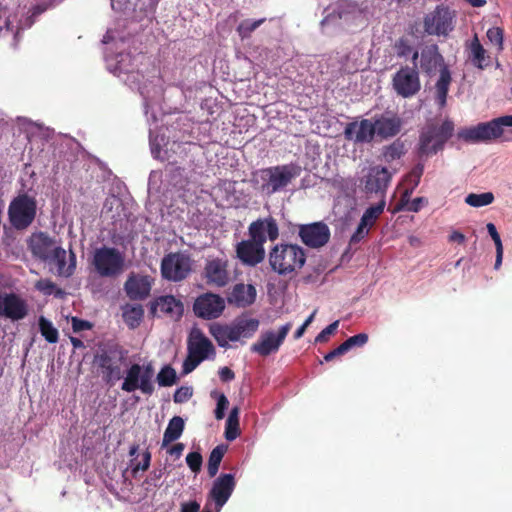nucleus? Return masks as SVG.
<instances>
[{
	"label": "nucleus",
	"mask_w": 512,
	"mask_h": 512,
	"mask_svg": "<svg viewBox=\"0 0 512 512\" xmlns=\"http://www.w3.org/2000/svg\"><path fill=\"white\" fill-rule=\"evenodd\" d=\"M307 255L298 244L278 243L268 253V262L271 270L284 277H294L304 267Z\"/></svg>",
	"instance_id": "f257e3e1"
},
{
	"label": "nucleus",
	"mask_w": 512,
	"mask_h": 512,
	"mask_svg": "<svg viewBox=\"0 0 512 512\" xmlns=\"http://www.w3.org/2000/svg\"><path fill=\"white\" fill-rule=\"evenodd\" d=\"M301 174V167L296 163L276 165L258 170L255 174V182L259 185V191L271 196L283 191Z\"/></svg>",
	"instance_id": "f03ea898"
},
{
	"label": "nucleus",
	"mask_w": 512,
	"mask_h": 512,
	"mask_svg": "<svg viewBox=\"0 0 512 512\" xmlns=\"http://www.w3.org/2000/svg\"><path fill=\"white\" fill-rule=\"evenodd\" d=\"M260 322L256 318L242 315L234 319L231 324H214L210 326V333L222 348H229V342H236L242 338H251L258 330Z\"/></svg>",
	"instance_id": "7ed1b4c3"
},
{
	"label": "nucleus",
	"mask_w": 512,
	"mask_h": 512,
	"mask_svg": "<svg viewBox=\"0 0 512 512\" xmlns=\"http://www.w3.org/2000/svg\"><path fill=\"white\" fill-rule=\"evenodd\" d=\"M453 133L454 123L451 120L447 119L441 125L428 123L419 135L418 155L429 157L442 151Z\"/></svg>",
	"instance_id": "20e7f679"
},
{
	"label": "nucleus",
	"mask_w": 512,
	"mask_h": 512,
	"mask_svg": "<svg viewBox=\"0 0 512 512\" xmlns=\"http://www.w3.org/2000/svg\"><path fill=\"white\" fill-rule=\"evenodd\" d=\"M504 128H512V115H504L476 126L461 129L457 136L468 143L489 142L500 138Z\"/></svg>",
	"instance_id": "39448f33"
},
{
	"label": "nucleus",
	"mask_w": 512,
	"mask_h": 512,
	"mask_svg": "<svg viewBox=\"0 0 512 512\" xmlns=\"http://www.w3.org/2000/svg\"><path fill=\"white\" fill-rule=\"evenodd\" d=\"M37 215V200L26 192L19 193L8 206V219L17 231L26 230L35 221Z\"/></svg>",
	"instance_id": "423d86ee"
},
{
	"label": "nucleus",
	"mask_w": 512,
	"mask_h": 512,
	"mask_svg": "<svg viewBox=\"0 0 512 512\" xmlns=\"http://www.w3.org/2000/svg\"><path fill=\"white\" fill-rule=\"evenodd\" d=\"M125 356L126 351L118 345L103 349L95 356V364L101 370L102 378L107 385L113 386L123 377L121 363Z\"/></svg>",
	"instance_id": "0eeeda50"
},
{
	"label": "nucleus",
	"mask_w": 512,
	"mask_h": 512,
	"mask_svg": "<svg viewBox=\"0 0 512 512\" xmlns=\"http://www.w3.org/2000/svg\"><path fill=\"white\" fill-rule=\"evenodd\" d=\"M455 21V10L444 4L437 5L423 18L424 33L430 36H447L454 29Z\"/></svg>",
	"instance_id": "6e6552de"
},
{
	"label": "nucleus",
	"mask_w": 512,
	"mask_h": 512,
	"mask_svg": "<svg viewBox=\"0 0 512 512\" xmlns=\"http://www.w3.org/2000/svg\"><path fill=\"white\" fill-rule=\"evenodd\" d=\"M92 264L101 277L114 278L125 268V256L114 247L103 246L94 252Z\"/></svg>",
	"instance_id": "1a4fd4ad"
},
{
	"label": "nucleus",
	"mask_w": 512,
	"mask_h": 512,
	"mask_svg": "<svg viewBox=\"0 0 512 512\" xmlns=\"http://www.w3.org/2000/svg\"><path fill=\"white\" fill-rule=\"evenodd\" d=\"M202 279L205 284L212 288H224L233 281V275L228 258L209 257L205 261L202 271Z\"/></svg>",
	"instance_id": "9d476101"
},
{
	"label": "nucleus",
	"mask_w": 512,
	"mask_h": 512,
	"mask_svg": "<svg viewBox=\"0 0 512 512\" xmlns=\"http://www.w3.org/2000/svg\"><path fill=\"white\" fill-rule=\"evenodd\" d=\"M160 271L162 277L168 281H182L192 271V259L183 252H170L162 258Z\"/></svg>",
	"instance_id": "9b49d317"
},
{
	"label": "nucleus",
	"mask_w": 512,
	"mask_h": 512,
	"mask_svg": "<svg viewBox=\"0 0 512 512\" xmlns=\"http://www.w3.org/2000/svg\"><path fill=\"white\" fill-rule=\"evenodd\" d=\"M392 84L396 93L404 98L417 94L421 88L417 66L401 67L393 76Z\"/></svg>",
	"instance_id": "f8f14e48"
},
{
	"label": "nucleus",
	"mask_w": 512,
	"mask_h": 512,
	"mask_svg": "<svg viewBox=\"0 0 512 512\" xmlns=\"http://www.w3.org/2000/svg\"><path fill=\"white\" fill-rule=\"evenodd\" d=\"M291 328L292 324L289 322L281 326L278 332L272 330L263 332L259 340L252 344L251 351L264 357L277 352Z\"/></svg>",
	"instance_id": "ddd939ff"
},
{
	"label": "nucleus",
	"mask_w": 512,
	"mask_h": 512,
	"mask_svg": "<svg viewBox=\"0 0 512 512\" xmlns=\"http://www.w3.org/2000/svg\"><path fill=\"white\" fill-rule=\"evenodd\" d=\"M26 244L32 256L43 262L49 261L54 250L60 246L56 239L45 231L33 232L27 238Z\"/></svg>",
	"instance_id": "4468645a"
},
{
	"label": "nucleus",
	"mask_w": 512,
	"mask_h": 512,
	"mask_svg": "<svg viewBox=\"0 0 512 512\" xmlns=\"http://www.w3.org/2000/svg\"><path fill=\"white\" fill-rule=\"evenodd\" d=\"M375 137L387 140L397 136L404 125L403 119L393 111H385L372 119Z\"/></svg>",
	"instance_id": "2eb2a0df"
},
{
	"label": "nucleus",
	"mask_w": 512,
	"mask_h": 512,
	"mask_svg": "<svg viewBox=\"0 0 512 512\" xmlns=\"http://www.w3.org/2000/svg\"><path fill=\"white\" fill-rule=\"evenodd\" d=\"M154 282L150 275L131 272L124 283V291L130 300L143 301L150 296Z\"/></svg>",
	"instance_id": "dca6fc26"
},
{
	"label": "nucleus",
	"mask_w": 512,
	"mask_h": 512,
	"mask_svg": "<svg viewBox=\"0 0 512 512\" xmlns=\"http://www.w3.org/2000/svg\"><path fill=\"white\" fill-rule=\"evenodd\" d=\"M249 239L252 242L264 246L267 239L275 241L279 237V227L277 221L272 217L259 218L248 227Z\"/></svg>",
	"instance_id": "f3484780"
},
{
	"label": "nucleus",
	"mask_w": 512,
	"mask_h": 512,
	"mask_svg": "<svg viewBox=\"0 0 512 512\" xmlns=\"http://www.w3.org/2000/svg\"><path fill=\"white\" fill-rule=\"evenodd\" d=\"M392 173L388 168L375 165L368 169L367 174L362 178L364 191L384 195L391 183Z\"/></svg>",
	"instance_id": "a211bd4d"
},
{
	"label": "nucleus",
	"mask_w": 512,
	"mask_h": 512,
	"mask_svg": "<svg viewBox=\"0 0 512 512\" xmlns=\"http://www.w3.org/2000/svg\"><path fill=\"white\" fill-rule=\"evenodd\" d=\"M301 241L310 248H320L326 245L330 239V229L323 222H315L299 226Z\"/></svg>",
	"instance_id": "6ab92c4d"
},
{
	"label": "nucleus",
	"mask_w": 512,
	"mask_h": 512,
	"mask_svg": "<svg viewBox=\"0 0 512 512\" xmlns=\"http://www.w3.org/2000/svg\"><path fill=\"white\" fill-rule=\"evenodd\" d=\"M344 138L354 144H369L375 139L372 119L354 120L346 124Z\"/></svg>",
	"instance_id": "aec40b11"
},
{
	"label": "nucleus",
	"mask_w": 512,
	"mask_h": 512,
	"mask_svg": "<svg viewBox=\"0 0 512 512\" xmlns=\"http://www.w3.org/2000/svg\"><path fill=\"white\" fill-rule=\"evenodd\" d=\"M193 309L198 317L211 320L222 314L225 309V302L217 294L206 293L195 300Z\"/></svg>",
	"instance_id": "412c9836"
},
{
	"label": "nucleus",
	"mask_w": 512,
	"mask_h": 512,
	"mask_svg": "<svg viewBox=\"0 0 512 512\" xmlns=\"http://www.w3.org/2000/svg\"><path fill=\"white\" fill-rule=\"evenodd\" d=\"M28 314V306L24 299L16 293L0 292V316L19 321Z\"/></svg>",
	"instance_id": "4be33fe9"
},
{
	"label": "nucleus",
	"mask_w": 512,
	"mask_h": 512,
	"mask_svg": "<svg viewBox=\"0 0 512 512\" xmlns=\"http://www.w3.org/2000/svg\"><path fill=\"white\" fill-rule=\"evenodd\" d=\"M265 255L264 246L248 239L236 245V256L246 266H257L265 259Z\"/></svg>",
	"instance_id": "5701e85b"
},
{
	"label": "nucleus",
	"mask_w": 512,
	"mask_h": 512,
	"mask_svg": "<svg viewBox=\"0 0 512 512\" xmlns=\"http://www.w3.org/2000/svg\"><path fill=\"white\" fill-rule=\"evenodd\" d=\"M150 311L153 315L160 312L162 315L178 320L183 315L184 306L181 300L173 295H163L151 302Z\"/></svg>",
	"instance_id": "b1692460"
},
{
	"label": "nucleus",
	"mask_w": 512,
	"mask_h": 512,
	"mask_svg": "<svg viewBox=\"0 0 512 512\" xmlns=\"http://www.w3.org/2000/svg\"><path fill=\"white\" fill-rule=\"evenodd\" d=\"M236 482L232 474H221L213 483L210 497L218 508L224 506L232 495Z\"/></svg>",
	"instance_id": "393cba45"
},
{
	"label": "nucleus",
	"mask_w": 512,
	"mask_h": 512,
	"mask_svg": "<svg viewBox=\"0 0 512 512\" xmlns=\"http://www.w3.org/2000/svg\"><path fill=\"white\" fill-rule=\"evenodd\" d=\"M187 350L190 354L205 360L210 354L215 353L212 342L204 335L199 328H193L187 341Z\"/></svg>",
	"instance_id": "a878e982"
},
{
	"label": "nucleus",
	"mask_w": 512,
	"mask_h": 512,
	"mask_svg": "<svg viewBox=\"0 0 512 512\" xmlns=\"http://www.w3.org/2000/svg\"><path fill=\"white\" fill-rule=\"evenodd\" d=\"M443 66H446L444 63V58L440 54L436 44L426 46L422 49L420 67L425 73L428 75L435 74L437 70L440 71Z\"/></svg>",
	"instance_id": "bb28decb"
},
{
	"label": "nucleus",
	"mask_w": 512,
	"mask_h": 512,
	"mask_svg": "<svg viewBox=\"0 0 512 512\" xmlns=\"http://www.w3.org/2000/svg\"><path fill=\"white\" fill-rule=\"evenodd\" d=\"M256 295V288L252 284L238 283L233 287L228 301L237 307L245 308L255 302Z\"/></svg>",
	"instance_id": "cd10ccee"
},
{
	"label": "nucleus",
	"mask_w": 512,
	"mask_h": 512,
	"mask_svg": "<svg viewBox=\"0 0 512 512\" xmlns=\"http://www.w3.org/2000/svg\"><path fill=\"white\" fill-rule=\"evenodd\" d=\"M67 253L64 248L59 246L56 250H54V253L51 255V258L49 261H45L49 265L56 266V272L57 275L63 276V277H70L75 270L76 265V258L75 254L71 251L70 253V263L67 264L66 261Z\"/></svg>",
	"instance_id": "c85d7f7f"
},
{
	"label": "nucleus",
	"mask_w": 512,
	"mask_h": 512,
	"mask_svg": "<svg viewBox=\"0 0 512 512\" xmlns=\"http://www.w3.org/2000/svg\"><path fill=\"white\" fill-rule=\"evenodd\" d=\"M424 172V164L418 163L406 176V181L411 185L410 189H406L401 197L400 202L396 205L394 212L403 210L404 206L408 204V199L413 190L419 185L421 177Z\"/></svg>",
	"instance_id": "c756f323"
},
{
	"label": "nucleus",
	"mask_w": 512,
	"mask_h": 512,
	"mask_svg": "<svg viewBox=\"0 0 512 512\" xmlns=\"http://www.w3.org/2000/svg\"><path fill=\"white\" fill-rule=\"evenodd\" d=\"M468 50L469 59L475 67L484 69L490 65V56L487 55V52L483 45L480 43L477 34H475L471 40L468 46Z\"/></svg>",
	"instance_id": "7c9ffc66"
},
{
	"label": "nucleus",
	"mask_w": 512,
	"mask_h": 512,
	"mask_svg": "<svg viewBox=\"0 0 512 512\" xmlns=\"http://www.w3.org/2000/svg\"><path fill=\"white\" fill-rule=\"evenodd\" d=\"M142 366L134 363L126 371V377L121 385V389L124 392L131 393L139 389L143 393L142 386Z\"/></svg>",
	"instance_id": "2f4dec72"
},
{
	"label": "nucleus",
	"mask_w": 512,
	"mask_h": 512,
	"mask_svg": "<svg viewBox=\"0 0 512 512\" xmlns=\"http://www.w3.org/2000/svg\"><path fill=\"white\" fill-rule=\"evenodd\" d=\"M185 428L184 420L180 416H174L170 419L163 435L162 448L168 446L170 443L178 440Z\"/></svg>",
	"instance_id": "473e14b6"
},
{
	"label": "nucleus",
	"mask_w": 512,
	"mask_h": 512,
	"mask_svg": "<svg viewBox=\"0 0 512 512\" xmlns=\"http://www.w3.org/2000/svg\"><path fill=\"white\" fill-rule=\"evenodd\" d=\"M452 81L451 73L447 66L440 69V76L436 82V100L440 107H444L447 100L449 86Z\"/></svg>",
	"instance_id": "72a5a7b5"
},
{
	"label": "nucleus",
	"mask_w": 512,
	"mask_h": 512,
	"mask_svg": "<svg viewBox=\"0 0 512 512\" xmlns=\"http://www.w3.org/2000/svg\"><path fill=\"white\" fill-rule=\"evenodd\" d=\"M394 50L398 57H409L411 56L412 63L417 66V60L419 58L418 51L412 46L411 41L407 37H400L395 41Z\"/></svg>",
	"instance_id": "f704fd0d"
},
{
	"label": "nucleus",
	"mask_w": 512,
	"mask_h": 512,
	"mask_svg": "<svg viewBox=\"0 0 512 512\" xmlns=\"http://www.w3.org/2000/svg\"><path fill=\"white\" fill-rule=\"evenodd\" d=\"M124 322L132 329L139 326L144 316V309L141 305H125L122 312Z\"/></svg>",
	"instance_id": "c9c22d12"
},
{
	"label": "nucleus",
	"mask_w": 512,
	"mask_h": 512,
	"mask_svg": "<svg viewBox=\"0 0 512 512\" xmlns=\"http://www.w3.org/2000/svg\"><path fill=\"white\" fill-rule=\"evenodd\" d=\"M239 414L240 408L235 406L231 409L229 416L226 420L225 438L228 441H233L240 435Z\"/></svg>",
	"instance_id": "e433bc0d"
},
{
	"label": "nucleus",
	"mask_w": 512,
	"mask_h": 512,
	"mask_svg": "<svg viewBox=\"0 0 512 512\" xmlns=\"http://www.w3.org/2000/svg\"><path fill=\"white\" fill-rule=\"evenodd\" d=\"M385 205L386 202L384 199H382L377 204L368 207L363 213L360 222L363 223V225L372 228L383 213Z\"/></svg>",
	"instance_id": "4c0bfd02"
},
{
	"label": "nucleus",
	"mask_w": 512,
	"mask_h": 512,
	"mask_svg": "<svg viewBox=\"0 0 512 512\" xmlns=\"http://www.w3.org/2000/svg\"><path fill=\"white\" fill-rule=\"evenodd\" d=\"M227 451V446L221 444L217 445L210 453L207 465V472L210 477H214L218 470L220 463Z\"/></svg>",
	"instance_id": "58836bf2"
},
{
	"label": "nucleus",
	"mask_w": 512,
	"mask_h": 512,
	"mask_svg": "<svg viewBox=\"0 0 512 512\" xmlns=\"http://www.w3.org/2000/svg\"><path fill=\"white\" fill-rule=\"evenodd\" d=\"M265 22L266 18H260L258 20L245 19L240 22L236 31L241 39H246L249 38L251 34Z\"/></svg>",
	"instance_id": "ea45409f"
},
{
	"label": "nucleus",
	"mask_w": 512,
	"mask_h": 512,
	"mask_svg": "<svg viewBox=\"0 0 512 512\" xmlns=\"http://www.w3.org/2000/svg\"><path fill=\"white\" fill-rule=\"evenodd\" d=\"M39 330L41 335L45 338L47 342L56 343L58 341V330L53 326V324L49 320H47L43 316L39 318Z\"/></svg>",
	"instance_id": "a19ab883"
},
{
	"label": "nucleus",
	"mask_w": 512,
	"mask_h": 512,
	"mask_svg": "<svg viewBox=\"0 0 512 512\" xmlns=\"http://www.w3.org/2000/svg\"><path fill=\"white\" fill-rule=\"evenodd\" d=\"M494 201L492 192H484L481 194L470 193L465 198V203L472 207H483L490 205Z\"/></svg>",
	"instance_id": "79ce46f5"
},
{
	"label": "nucleus",
	"mask_w": 512,
	"mask_h": 512,
	"mask_svg": "<svg viewBox=\"0 0 512 512\" xmlns=\"http://www.w3.org/2000/svg\"><path fill=\"white\" fill-rule=\"evenodd\" d=\"M338 17L341 19L347 15L362 14L363 10L356 2L350 0H338L336 4Z\"/></svg>",
	"instance_id": "37998d69"
},
{
	"label": "nucleus",
	"mask_w": 512,
	"mask_h": 512,
	"mask_svg": "<svg viewBox=\"0 0 512 512\" xmlns=\"http://www.w3.org/2000/svg\"><path fill=\"white\" fill-rule=\"evenodd\" d=\"M142 386H143V394L152 395L154 393L155 387L153 383V375L154 369L151 363L142 367Z\"/></svg>",
	"instance_id": "c03bdc74"
},
{
	"label": "nucleus",
	"mask_w": 512,
	"mask_h": 512,
	"mask_svg": "<svg viewBox=\"0 0 512 512\" xmlns=\"http://www.w3.org/2000/svg\"><path fill=\"white\" fill-rule=\"evenodd\" d=\"M176 381V371L170 365L164 366L157 375V382L162 387H170L174 385Z\"/></svg>",
	"instance_id": "a18cd8bd"
},
{
	"label": "nucleus",
	"mask_w": 512,
	"mask_h": 512,
	"mask_svg": "<svg viewBox=\"0 0 512 512\" xmlns=\"http://www.w3.org/2000/svg\"><path fill=\"white\" fill-rule=\"evenodd\" d=\"M486 36L491 44L496 46L497 51L501 52L504 49V30L501 27H491L487 30Z\"/></svg>",
	"instance_id": "49530a36"
},
{
	"label": "nucleus",
	"mask_w": 512,
	"mask_h": 512,
	"mask_svg": "<svg viewBox=\"0 0 512 512\" xmlns=\"http://www.w3.org/2000/svg\"><path fill=\"white\" fill-rule=\"evenodd\" d=\"M404 154V145L403 143L396 141L391 145L386 147L384 156L387 160H396L399 159Z\"/></svg>",
	"instance_id": "de8ad7c7"
},
{
	"label": "nucleus",
	"mask_w": 512,
	"mask_h": 512,
	"mask_svg": "<svg viewBox=\"0 0 512 512\" xmlns=\"http://www.w3.org/2000/svg\"><path fill=\"white\" fill-rule=\"evenodd\" d=\"M368 341V335L366 333H359L357 335L349 337L347 340H345L343 344V348L346 349V351H349L353 347H362L364 346Z\"/></svg>",
	"instance_id": "09e8293b"
},
{
	"label": "nucleus",
	"mask_w": 512,
	"mask_h": 512,
	"mask_svg": "<svg viewBox=\"0 0 512 512\" xmlns=\"http://www.w3.org/2000/svg\"><path fill=\"white\" fill-rule=\"evenodd\" d=\"M186 463L192 472L198 473L200 472L203 463L202 455L197 451L190 452L186 456Z\"/></svg>",
	"instance_id": "8fccbe9b"
},
{
	"label": "nucleus",
	"mask_w": 512,
	"mask_h": 512,
	"mask_svg": "<svg viewBox=\"0 0 512 512\" xmlns=\"http://www.w3.org/2000/svg\"><path fill=\"white\" fill-rule=\"evenodd\" d=\"M370 227L363 225L359 222L355 232L351 235L349 245L353 246L361 242L365 237L369 235Z\"/></svg>",
	"instance_id": "3c124183"
},
{
	"label": "nucleus",
	"mask_w": 512,
	"mask_h": 512,
	"mask_svg": "<svg viewBox=\"0 0 512 512\" xmlns=\"http://www.w3.org/2000/svg\"><path fill=\"white\" fill-rule=\"evenodd\" d=\"M339 326V321L336 320L324 328L315 338L316 343H324L328 341L329 336L334 334Z\"/></svg>",
	"instance_id": "603ef678"
},
{
	"label": "nucleus",
	"mask_w": 512,
	"mask_h": 512,
	"mask_svg": "<svg viewBox=\"0 0 512 512\" xmlns=\"http://www.w3.org/2000/svg\"><path fill=\"white\" fill-rule=\"evenodd\" d=\"M204 361L202 358L198 357V356H195L193 354H190L188 352V355H187V358L184 360V363H183V373L184 374H189L191 373L194 369H196V367L202 362Z\"/></svg>",
	"instance_id": "864d4df0"
},
{
	"label": "nucleus",
	"mask_w": 512,
	"mask_h": 512,
	"mask_svg": "<svg viewBox=\"0 0 512 512\" xmlns=\"http://www.w3.org/2000/svg\"><path fill=\"white\" fill-rule=\"evenodd\" d=\"M192 395L193 392L191 387L182 386L175 391L173 400L175 403H184L188 401Z\"/></svg>",
	"instance_id": "5fc2aeb1"
},
{
	"label": "nucleus",
	"mask_w": 512,
	"mask_h": 512,
	"mask_svg": "<svg viewBox=\"0 0 512 512\" xmlns=\"http://www.w3.org/2000/svg\"><path fill=\"white\" fill-rule=\"evenodd\" d=\"M229 401L224 394H220L217 399V405L215 409V418L221 420L225 416V410L228 408Z\"/></svg>",
	"instance_id": "6e6d98bb"
},
{
	"label": "nucleus",
	"mask_w": 512,
	"mask_h": 512,
	"mask_svg": "<svg viewBox=\"0 0 512 512\" xmlns=\"http://www.w3.org/2000/svg\"><path fill=\"white\" fill-rule=\"evenodd\" d=\"M143 459H142V463H137L136 465L133 466L132 468V475L133 477H136L138 471L142 470V471H146L149 469L150 467V463H151V453L146 450L144 453H143Z\"/></svg>",
	"instance_id": "4d7b16f0"
},
{
	"label": "nucleus",
	"mask_w": 512,
	"mask_h": 512,
	"mask_svg": "<svg viewBox=\"0 0 512 512\" xmlns=\"http://www.w3.org/2000/svg\"><path fill=\"white\" fill-rule=\"evenodd\" d=\"M72 329L75 333L84 331V330H90L92 329L93 325L91 322L87 320L80 319L78 317H72L71 319Z\"/></svg>",
	"instance_id": "13d9d810"
},
{
	"label": "nucleus",
	"mask_w": 512,
	"mask_h": 512,
	"mask_svg": "<svg viewBox=\"0 0 512 512\" xmlns=\"http://www.w3.org/2000/svg\"><path fill=\"white\" fill-rule=\"evenodd\" d=\"M487 231L491 238L493 239L496 247H502V242L499 233L497 232V229L493 223L487 224Z\"/></svg>",
	"instance_id": "bf43d9fd"
},
{
	"label": "nucleus",
	"mask_w": 512,
	"mask_h": 512,
	"mask_svg": "<svg viewBox=\"0 0 512 512\" xmlns=\"http://www.w3.org/2000/svg\"><path fill=\"white\" fill-rule=\"evenodd\" d=\"M427 203V199L424 197H417L413 199L407 206V210L411 212L420 211L422 204Z\"/></svg>",
	"instance_id": "052dcab7"
},
{
	"label": "nucleus",
	"mask_w": 512,
	"mask_h": 512,
	"mask_svg": "<svg viewBox=\"0 0 512 512\" xmlns=\"http://www.w3.org/2000/svg\"><path fill=\"white\" fill-rule=\"evenodd\" d=\"M200 504L197 501H189L181 503L180 512H199Z\"/></svg>",
	"instance_id": "680f3d73"
},
{
	"label": "nucleus",
	"mask_w": 512,
	"mask_h": 512,
	"mask_svg": "<svg viewBox=\"0 0 512 512\" xmlns=\"http://www.w3.org/2000/svg\"><path fill=\"white\" fill-rule=\"evenodd\" d=\"M219 377L223 382H230L235 378V373L229 367H222L219 370Z\"/></svg>",
	"instance_id": "e2e57ef3"
},
{
	"label": "nucleus",
	"mask_w": 512,
	"mask_h": 512,
	"mask_svg": "<svg viewBox=\"0 0 512 512\" xmlns=\"http://www.w3.org/2000/svg\"><path fill=\"white\" fill-rule=\"evenodd\" d=\"M343 347H344L343 344H340L337 348H335L332 351L328 352L324 356V360L329 362V361H332L335 357L345 354L347 351Z\"/></svg>",
	"instance_id": "0e129e2a"
},
{
	"label": "nucleus",
	"mask_w": 512,
	"mask_h": 512,
	"mask_svg": "<svg viewBox=\"0 0 512 512\" xmlns=\"http://www.w3.org/2000/svg\"><path fill=\"white\" fill-rule=\"evenodd\" d=\"M37 287L45 293L51 294L56 285L50 280H41L38 282Z\"/></svg>",
	"instance_id": "69168bd1"
},
{
	"label": "nucleus",
	"mask_w": 512,
	"mask_h": 512,
	"mask_svg": "<svg viewBox=\"0 0 512 512\" xmlns=\"http://www.w3.org/2000/svg\"><path fill=\"white\" fill-rule=\"evenodd\" d=\"M449 241L450 242H456L458 244H463L466 241V237L460 231L454 230L449 235Z\"/></svg>",
	"instance_id": "338daca9"
},
{
	"label": "nucleus",
	"mask_w": 512,
	"mask_h": 512,
	"mask_svg": "<svg viewBox=\"0 0 512 512\" xmlns=\"http://www.w3.org/2000/svg\"><path fill=\"white\" fill-rule=\"evenodd\" d=\"M184 448H185V445L183 443H176L168 450V453L171 456H175L176 458H179L182 455Z\"/></svg>",
	"instance_id": "774afa93"
}]
</instances>
